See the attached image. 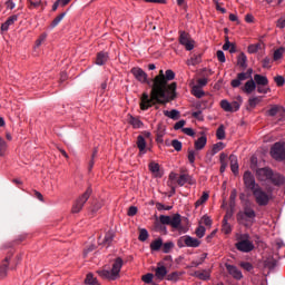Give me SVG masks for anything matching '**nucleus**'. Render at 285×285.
<instances>
[{
  "instance_id": "obj_1",
  "label": "nucleus",
  "mask_w": 285,
  "mask_h": 285,
  "mask_svg": "<svg viewBox=\"0 0 285 285\" xmlns=\"http://www.w3.org/2000/svg\"><path fill=\"white\" fill-rule=\"evenodd\" d=\"M175 79V71L168 69L160 70L158 76L151 80L150 95L144 92L140 98V110H148L155 104H168L177 97V82H170Z\"/></svg>"
},
{
  "instance_id": "obj_2",
  "label": "nucleus",
  "mask_w": 285,
  "mask_h": 285,
  "mask_svg": "<svg viewBox=\"0 0 285 285\" xmlns=\"http://www.w3.org/2000/svg\"><path fill=\"white\" fill-rule=\"evenodd\" d=\"M273 193H275V187L266 184L265 190L259 186L252 191V195L257 206H268V204L274 199Z\"/></svg>"
},
{
  "instance_id": "obj_3",
  "label": "nucleus",
  "mask_w": 285,
  "mask_h": 285,
  "mask_svg": "<svg viewBox=\"0 0 285 285\" xmlns=\"http://www.w3.org/2000/svg\"><path fill=\"white\" fill-rule=\"evenodd\" d=\"M124 266V259L121 257L116 258L112 264L110 269H101L98 271V275L102 277V279H109L110 282H115V279H119L121 268Z\"/></svg>"
},
{
  "instance_id": "obj_4",
  "label": "nucleus",
  "mask_w": 285,
  "mask_h": 285,
  "mask_svg": "<svg viewBox=\"0 0 285 285\" xmlns=\"http://www.w3.org/2000/svg\"><path fill=\"white\" fill-rule=\"evenodd\" d=\"M236 239V248L237 250H240V253H250L252 250H255V244L250 240V235L237 234Z\"/></svg>"
},
{
  "instance_id": "obj_5",
  "label": "nucleus",
  "mask_w": 285,
  "mask_h": 285,
  "mask_svg": "<svg viewBox=\"0 0 285 285\" xmlns=\"http://www.w3.org/2000/svg\"><path fill=\"white\" fill-rule=\"evenodd\" d=\"M159 222L164 224V226H171L175 230H181V215L179 214L173 216L160 215Z\"/></svg>"
},
{
  "instance_id": "obj_6",
  "label": "nucleus",
  "mask_w": 285,
  "mask_h": 285,
  "mask_svg": "<svg viewBox=\"0 0 285 285\" xmlns=\"http://www.w3.org/2000/svg\"><path fill=\"white\" fill-rule=\"evenodd\" d=\"M255 209L250 207H245L244 212L237 214V220L243 224V226H250L255 222Z\"/></svg>"
},
{
  "instance_id": "obj_7",
  "label": "nucleus",
  "mask_w": 285,
  "mask_h": 285,
  "mask_svg": "<svg viewBox=\"0 0 285 285\" xmlns=\"http://www.w3.org/2000/svg\"><path fill=\"white\" fill-rule=\"evenodd\" d=\"M242 104H244V99L242 98V96H237L236 100L232 102L226 99L222 100L220 108H223L225 112H237V110L242 108Z\"/></svg>"
},
{
  "instance_id": "obj_8",
  "label": "nucleus",
  "mask_w": 285,
  "mask_h": 285,
  "mask_svg": "<svg viewBox=\"0 0 285 285\" xmlns=\"http://www.w3.org/2000/svg\"><path fill=\"white\" fill-rule=\"evenodd\" d=\"M177 245L179 248H184L186 246L187 248H199V246H202V240L186 235L178 239Z\"/></svg>"
},
{
  "instance_id": "obj_9",
  "label": "nucleus",
  "mask_w": 285,
  "mask_h": 285,
  "mask_svg": "<svg viewBox=\"0 0 285 285\" xmlns=\"http://www.w3.org/2000/svg\"><path fill=\"white\" fill-rule=\"evenodd\" d=\"M254 82L259 95H267L268 92H271V88L266 87V85L268 83V78L266 76L256 73L254 76Z\"/></svg>"
},
{
  "instance_id": "obj_10",
  "label": "nucleus",
  "mask_w": 285,
  "mask_h": 285,
  "mask_svg": "<svg viewBox=\"0 0 285 285\" xmlns=\"http://www.w3.org/2000/svg\"><path fill=\"white\" fill-rule=\"evenodd\" d=\"M90 195H92V189L89 188L75 202L71 208V213H81L83 206L86 205V202L90 199Z\"/></svg>"
},
{
  "instance_id": "obj_11",
  "label": "nucleus",
  "mask_w": 285,
  "mask_h": 285,
  "mask_svg": "<svg viewBox=\"0 0 285 285\" xmlns=\"http://www.w3.org/2000/svg\"><path fill=\"white\" fill-rule=\"evenodd\" d=\"M130 72L135 77L136 81H139V83H148V86H150V81L148 80V73H146L144 69L139 67H134L131 68Z\"/></svg>"
},
{
  "instance_id": "obj_12",
  "label": "nucleus",
  "mask_w": 285,
  "mask_h": 285,
  "mask_svg": "<svg viewBox=\"0 0 285 285\" xmlns=\"http://www.w3.org/2000/svg\"><path fill=\"white\" fill-rule=\"evenodd\" d=\"M267 184L268 186H272V188H274V191H275L277 190V188H281V186H284L285 178L279 173H272V176L269 177V180Z\"/></svg>"
},
{
  "instance_id": "obj_13",
  "label": "nucleus",
  "mask_w": 285,
  "mask_h": 285,
  "mask_svg": "<svg viewBox=\"0 0 285 285\" xmlns=\"http://www.w3.org/2000/svg\"><path fill=\"white\" fill-rule=\"evenodd\" d=\"M243 179H244L245 187L252 193L257 190V188H259V184L255 181V176H253L250 171H245Z\"/></svg>"
},
{
  "instance_id": "obj_14",
  "label": "nucleus",
  "mask_w": 285,
  "mask_h": 285,
  "mask_svg": "<svg viewBox=\"0 0 285 285\" xmlns=\"http://www.w3.org/2000/svg\"><path fill=\"white\" fill-rule=\"evenodd\" d=\"M271 155L273 159L276 160L285 159V145L282 142H276L271 149Z\"/></svg>"
},
{
  "instance_id": "obj_15",
  "label": "nucleus",
  "mask_w": 285,
  "mask_h": 285,
  "mask_svg": "<svg viewBox=\"0 0 285 285\" xmlns=\"http://www.w3.org/2000/svg\"><path fill=\"white\" fill-rule=\"evenodd\" d=\"M180 46H184L185 50H193L195 48V40L190 37V35L186 33L185 31L180 32L179 37Z\"/></svg>"
},
{
  "instance_id": "obj_16",
  "label": "nucleus",
  "mask_w": 285,
  "mask_h": 285,
  "mask_svg": "<svg viewBox=\"0 0 285 285\" xmlns=\"http://www.w3.org/2000/svg\"><path fill=\"white\" fill-rule=\"evenodd\" d=\"M246 79H253V69H248L247 72H240L237 75V78L232 80V88H239L242 86V81H246Z\"/></svg>"
},
{
  "instance_id": "obj_17",
  "label": "nucleus",
  "mask_w": 285,
  "mask_h": 285,
  "mask_svg": "<svg viewBox=\"0 0 285 285\" xmlns=\"http://www.w3.org/2000/svg\"><path fill=\"white\" fill-rule=\"evenodd\" d=\"M269 117H276L277 121H285V108L282 106H273L268 110Z\"/></svg>"
},
{
  "instance_id": "obj_18",
  "label": "nucleus",
  "mask_w": 285,
  "mask_h": 285,
  "mask_svg": "<svg viewBox=\"0 0 285 285\" xmlns=\"http://www.w3.org/2000/svg\"><path fill=\"white\" fill-rule=\"evenodd\" d=\"M272 175H273V169L267 168V167L259 168L256 170V177H257L258 181H266L268 184Z\"/></svg>"
},
{
  "instance_id": "obj_19",
  "label": "nucleus",
  "mask_w": 285,
  "mask_h": 285,
  "mask_svg": "<svg viewBox=\"0 0 285 285\" xmlns=\"http://www.w3.org/2000/svg\"><path fill=\"white\" fill-rule=\"evenodd\" d=\"M112 239H115V232L109 230L105 234L104 238L98 239V243L101 246H110L112 244Z\"/></svg>"
},
{
  "instance_id": "obj_20",
  "label": "nucleus",
  "mask_w": 285,
  "mask_h": 285,
  "mask_svg": "<svg viewBox=\"0 0 285 285\" xmlns=\"http://www.w3.org/2000/svg\"><path fill=\"white\" fill-rule=\"evenodd\" d=\"M257 89V85L255 83V80L250 78L245 85L242 87L243 92L246 95H252V92H255Z\"/></svg>"
},
{
  "instance_id": "obj_21",
  "label": "nucleus",
  "mask_w": 285,
  "mask_h": 285,
  "mask_svg": "<svg viewBox=\"0 0 285 285\" xmlns=\"http://www.w3.org/2000/svg\"><path fill=\"white\" fill-rule=\"evenodd\" d=\"M168 275V269L166 266L158 264L155 271V277L156 279H159V282L164 281V277Z\"/></svg>"
},
{
  "instance_id": "obj_22",
  "label": "nucleus",
  "mask_w": 285,
  "mask_h": 285,
  "mask_svg": "<svg viewBox=\"0 0 285 285\" xmlns=\"http://www.w3.org/2000/svg\"><path fill=\"white\" fill-rule=\"evenodd\" d=\"M226 268L229 275L234 277V279H242V277H244V275L242 274V271H239L236 266L227 264Z\"/></svg>"
},
{
  "instance_id": "obj_23",
  "label": "nucleus",
  "mask_w": 285,
  "mask_h": 285,
  "mask_svg": "<svg viewBox=\"0 0 285 285\" xmlns=\"http://www.w3.org/2000/svg\"><path fill=\"white\" fill-rule=\"evenodd\" d=\"M149 170L154 175V177H158V178L164 177V171H161L159 164H157L155 161H151L149 164Z\"/></svg>"
},
{
  "instance_id": "obj_24",
  "label": "nucleus",
  "mask_w": 285,
  "mask_h": 285,
  "mask_svg": "<svg viewBox=\"0 0 285 285\" xmlns=\"http://www.w3.org/2000/svg\"><path fill=\"white\" fill-rule=\"evenodd\" d=\"M178 186H186V184H195V180L193 179V176L188 174H181L179 178L177 179Z\"/></svg>"
},
{
  "instance_id": "obj_25",
  "label": "nucleus",
  "mask_w": 285,
  "mask_h": 285,
  "mask_svg": "<svg viewBox=\"0 0 285 285\" xmlns=\"http://www.w3.org/2000/svg\"><path fill=\"white\" fill-rule=\"evenodd\" d=\"M18 19H19V16L17 14L9 17L7 21L1 24V30L3 32H8V30L10 29V26H14V22L18 21Z\"/></svg>"
},
{
  "instance_id": "obj_26",
  "label": "nucleus",
  "mask_w": 285,
  "mask_h": 285,
  "mask_svg": "<svg viewBox=\"0 0 285 285\" xmlns=\"http://www.w3.org/2000/svg\"><path fill=\"white\" fill-rule=\"evenodd\" d=\"M8 266H10V258L7 257L0 265V279L8 277Z\"/></svg>"
},
{
  "instance_id": "obj_27",
  "label": "nucleus",
  "mask_w": 285,
  "mask_h": 285,
  "mask_svg": "<svg viewBox=\"0 0 285 285\" xmlns=\"http://www.w3.org/2000/svg\"><path fill=\"white\" fill-rule=\"evenodd\" d=\"M127 121L132 126V128H142L144 122L139 120V118L134 117L132 115L128 114L127 115Z\"/></svg>"
},
{
  "instance_id": "obj_28",
  "label": "nucleus",
  "mask_w": 285,
  "mask_h": 285,
  "mask_svg": "<svg viewBox=\"0 0 285 285\" xmlns=\"http://www.w3.org/2000/svg\"><path fill=\"white\" fill-rule=\"evenodd\" d=\"M230 161V170L234 175H239V164L237 163V156L230 155L229 156Z\"/></svg>"
},
{
  "instance_id": "obj_29",
  "label": "nucleus",
  "mask_w": 285,
  "mask_h": 285,
  "mask_svg": "<svg viewBox=\"0 0 285 285\" xmlns=\"http://www.w3.org/2000/svg\"><path fill=\"white\" fill-rule=\"evenodd\" d=\"M206 144H208V138L206 136H200L195 142V150H204L206 148Z\"/></svg>"
},
{
  "instance_id": "obj_30",
  "label": "nucleus",
  "mask_w": 285,
  "mask_h": 285,
  "mask_svg": "<svg viewBox=\"0 0 285 285\" xmlns=\"http://www.w3.org/2000/svg\"><path fill=\"white\" fill-rule=\"evenodd\" d=\"M137 146L140 155H146V139L144 138V136H138Z\"/></svg>"
},
{
  "instance_id": "obj_31",
  "label": "nucleus",
  "mask_w": 285,
  "mask_h": 285,
  "mask_svg": "<svg viewBox=\"0 0 285 285\" xmlns=\"http://www.w3.org/2000/svg\"><path fill=\"white\" fill-rule=\"evenodd\" d=\"M175 181H177V174L175 171H171L169 174L168 180V186L171 188V195H175L176 193Z\"/></svg>"
},
{
  "instance_id": "obj_32",
  "label": "nucleus",
  "mask_w": 285,
  "mask_h": 285,
  "mask_svg": "<svg viewBox=\"0 0 285 285\" xmlns=\"http://www.w3.org/2000/svg\"><path fill=\"white\" fill-rule=\"evenodd\" d=\"M108 61V53L106 52H99L96 58V65L97 66H105V63Z\"/></svg>"
},
{
  "instance_id": "obj_33",
  "label": "nucleus",
  "mask_w": 285,
  "mask_h": 285,
  "mask_svg": "<svg viewBox=\"0 0 285 285\" xmlns=\"http://www.w3.org/2000/svg\"><path fill=\"white\" fill-rule=\"evenodd\" d=\"M165 117H168L169 119L177 120L179 119V110L173 109L171 111L169 110H164Z\"/></svg>"
},
{
  "instance_id": "obj_34",
  "label": "nucleus",
  "mask_w": 285,
  "mask_h": 285,
  "mask_svg": "<svg viewBox=\"0 0 285 285\" xmlns=\"http://www.w3.org/2000/svg\"><path fill=\"white\" fill-rule=\"evenodd\" d=\"M161 246H164V240H161V238H158L150 243V250L157 252L161 248Z\"/></svg>"
},
{
  "instance_id": "obj_35",
  "label": "nucleus",
  "mask_w": 285,
  "mask_h": 285,
  "mask_svg": "<svg viewBox=\"0 0 285 285\" xmlns=\"http://www.w3.org/2000/svg\"><path fill=\"white\" fill-rule=\"evenodd\" d=\"M226 148V145L224 142H216L213 145L212 148V156L217 155V153H220V150H224Z\"/></svg>"
},
{
  "instance_id": "obj_36",
  "label": "nucleus",
  "mask_w": 285,
  "mask_h": 285,
  "mask_svg": "<svg viewBox=\"0 0 285 285\" xmlns=\"http://www.w3.org/2000/svg\"><path fill=\"white\" fill-rule=\"evenodd\" d=\"M196 157H197V151L195 149H188L187 159L191 166H195Z\"/></svg>"
},
{
  "instance_id": "obj_37",
  "label": "nucleus",
  "mask_w": 285,
  "mask_h": 285,
  "mask_svg": "<svg viewBox=\"0 0 285 285\" xmlns=\"http://www.w3.org/2000/svg\"><path fill=\"white\" fill-rule=\"evenodd\" d=\"M8 153V142L3 138L0 137V157H6Z\"/></svg>"
},
{
  "instance_id": "obj_38",
  "label": "nucleus",
  "mask_w": 285,
  "mask_h": 285,
  "mask_svg": "<svg viewBox=\"0 0 285 285\" xmlns=\"http://www.w3.org/2000/svg\"><path fill=\"white\" fill-rule=\"evenodd\" d=\"M247 61L248 58L246 57V53L242 52L240 55H238L237 65L240 66V68H246Z\"/></svg>"
},
{
  "instance_id": "obj_39",
  "label": "nucleus",
  "mask_w": 285,
  "mask_h": 285,
  "mask_svg": "<svg viewBox=\"0 0 285 285\" xmlns=\"http://www.w3.org/2000/svg\"><path fill=\"white\" fill-rule=\"evenodd\" d=\"M208 197H209L208 193L204 191L200 198L195 203L196 208H199V206H202L203 204H206V202H208Z\"/></svg>"
},
{
  "instance_id": "obj_40",
  "label": "nucleus",
  "mask_w": 285,
  "mask_h": 285,
  "mask_svg": "<svg viewBox=\"0 0 285 285\" xmlns=\"http://www.w3.org/2000/svg\"><path fill=\"white\" fill-rule=\"evenodd\" d=\"M85 284L87 285H99V283L97 282V277H95V275L92 274H87L86 279H85Z\"/></svg>"
},
{
  "instance_id": "obj_41",
  "label": "nucleus",
  "mask_w": 285,
  "mask_h": 285,
  "mask_svg": "<svg viewBox=\"0 0 285 285\" xmlns=\"http://www.w3.org/2000/svg\"><path fill=\"white\" fill-rule=\"evenodd\" d=\"M191 94L194 95V97L202 99V97H204V89H202V87L199 86H194Z\"/></svg>"
},
{
  "instance_id": "obj_42",
  "label": "nucleus",
  "mask_w": 285,
  "mask_h": 285,
  "mask_svg": "<svg viewBox=\"0 0 285 285\" xmlns=\"http://www.w3.org/2000/svg\"><path fill=\"white\" fill-rule=\"evenodd\" d=\"M195 277H198V279H210V272L203 271V272H195Z\"/></svg>"
},
{
  "instance_id": "obj_43",
  "label": "nucleus",
  "mask_w": 285,
  "mask_h": 285,
  "mask_svg": "<svg viewBox=\"0 0 285 285\" xmlns=\"http://www.w3.org/2000/svg\"><path fill=\"white\" fill-rule=\"evenodd\" d=\"M285 48L281 47L274 51V61H279L284 57Z\"/></svg>"
},
{
  "instance_id": "obj_44",
  "label": "nucleus",
  "mask_w": 285,
  "mask_h": 285,
  "mask_svg": "<svg viewBox=\"0 0 285 285\" xmlns=\"http://www.w3.org/2000/svg\"><path fill=\"white\" fill-rule=\"evenodd\" d=\"M249 108H255L258 104H262L261 97H252L248 99Z\"/></svg>"
},
{
  "instance_id": "obj_45",
  "label": "nucleus",
  "mask_w": 285,
  "mask_h": 285,
  "mask_svg": "<svg viewBox=\"0 0 285 285\" xmlns=\"http://www.w3.org/2000/svg\"><path fill=\"white\" fill-rule=\"evenodd\" d=\"M217 139H226V130L224 129V125H220L216 131Z\"/></svg>"
},
{
  "instance_id": "obj_46",
  "label": "nucleus",
  "mask_w": 285,
  "mask_h": 285,
  "mask_svg": "<svg viewBox=\"0 0 285 285\" xmlns=\"http://www.w3.org/2000/svg\"><path fill=\"white\" fill-rule=\"evenodd\" d=\"M63 17H66V13H61L56 17L55 20L51 22L50 28H57L58 23H61V21H63Z\"/></svg>"
},
{
  "instance_id": "obj_47",
  "label": "nucleus",
  "mask_w": 285,
  "mask_h": 285,
  "mask_svg": "<svg viewBox=\"0 0 285 285\" xmlns=\"http://www.w3.org/2000/svg\"><path fill=\"white\" fill-rule=\"evenodd\" d=\"M259 48H262L261 43L249 45L247 51L249 52V55H255V52L259 51Z\"/></svg>"
},
{
  "instance_id": "obj_48",
  "label": "nucleus",
  "mask_w": 285,
  "mask_h": 285,
  "mask_svg": "<svg viewBox=\"0 0 285 285\" xmlns=\"http://www.w3.org/2000/svg\"><path fill=\"white\" fill-rule=\"evenodd\" d=\"M222 230H223V233H225V235H229V233H232L233 228L230 227V224H228V222L223 220Z\"/></svg>"
},
{
  "instance_id": "obj_49",
  "label": "nucleus",
  "mask_w": 285,
  "mask_h": 285,
  "mask_svg": "<svg viewBox=\"0 0 285 285\" xmlns=\"http://www.w3.org/2000/svg\"><path fill=\"white\" fill-rule=\"evenodd\" d=\"M168 282H179V273L173 272L171 274L167 275Z\"/></svg>"
},
{
  "instance_id": "obj_50",
  "label": "nucleus",
  "mask_w": 285,
  "mask_h": 285,
  "mask_svg": "<svg viewBox=\"0 0 285 285\" xmlns=\"http://www.w3.org/2000/svg\"><path fill=\"white\" fill-rule=\"evenodd\" d=\"M171 146L174 150H176L177 153L181 151V148H183L181 141L175 139L171 141Z\"/></svg>"
},
{
  "instance_id": "obj_51",
  "label": "nucleus",
  "mask_w": 285,
  "mask_h": 285,
  "mask_svg": "<svg viewBox=\"0 0 285 285\" xmlns=\"http://www.w3.org/2000/svg\"><path fill=\"white\" fill-rule=\"evenodd\" d=\"M138 239H139L140 242H146V239H148V230H146V229H140Z\"/></svg>"
},
{
  "instance_id": "obj_52",
  "label": "nucleus",
  "mask_w": 285,
  "mask_h": 285,
  "mask_svg": "<svg viewBox=\"0 0 285 285\" xmlns=\"http://www.w3.org/2000/svg\"><path fill=\"white\" fill-rule=\"evenodd\" d=\"M216 57H217L218 61H220V63H226V55H224V51L218 50L216 52Z\"/></svg>"
},
{
  "instance_id": "obj_53",
  "label": "nucleus",
  "mask_w": 285,
  "mask_h": 285,
  "mask_svg": "<svg viewBox=\"0 0 285 285\" xmlns=\"http://www.w3.org/2000/svg\"><path fill=\"white\" fill-rule=\"evenodd\" d=\"M173 246H175V244H173V242H168L163 244V252L164 253H170Z\"/></svg>"
},
{
  "instance_id": "obj_54",
  "label": "nucleus",
  "mask_w": 285,
  "mask_h": 285,
  "mask_svg": "<svg viewBox=\"0 0 285 285\" xmlns=\"http://www.w3.org/2000/svg\"><path fill=\"white\" fill-rule=\"evenodd\" d=\"M196 235H197V237H199V239H202V237H204V235H206V227L199 226L196 229Z\"/></svg>"
},
{
  "instance_id": "obj_55",
  "label": "nucleus",
  "mask_w": 285,
  "mask_h": 285,
  "mask_svg": "<svg viewBox=\"0 0 285 285\" xmlns=\"http://www.w3.org/2000/svg\"><path fill=\"white\" fill-rule=\"evenodd\" d=\"M199 61H202V57L195 56L190 60H188L187 63H188V66H197V63H199Z\"/></svg>"
},
{
  "instance_id": "obj_56",
  "label": "nucleus",
  "mask_w": 285,
  "mask_h": 285,
  "mask_svg": "<svg viewBox=\"0 0 285 285\" xmlns=\"http://www.w3.org/2000/svg\"><path fill=\"white\" fill-rule=\"evenodd\" d=\"M274 81H275L276 86H278V87L284 86V83H285L284 76H276L274 78Z\"/></svg>"
},
{
  "instance_id": "obj_57",
  "label": "nucleus",
  "mask_w": 285,
  "mask_h": 285,
  "mask_svg": "<svg viewBox=\"0 0 285 285\" xmlns=\"http://www.w3.org/2000/svg\"><path fill=\"white\" fill-rule=\"evenodd\" d=\"M156 208L157 210H173V206H166L161 203H157Z\"/></svg>"
},
{
  "instance_id": "obj_58",
  "label": "nucleus",
  "mask_w": 285,
  "mask_h": 285,
  "mask_svg": "<svg viewBox=\"0 0 285 285\" xmlns=\"http://www.w3.org/2000/svg\"><path fill=\"white\" fill-rule=\"evenodd\" d=\"M186 126V120H179L175 124L174 129L175 130H184V127Z\"/></svg>"
},
{
  "instance_id": "obj_59",
  "label": "nucleus",
  "mask_w": 285,
  "mask_h": 285,
  "mask_svg": "<svg viewBox=\"0 0 285 285\" xmlns=\"http://www.w3.org/2000/svg\"><path fill=\"white\" fill-rule=\"evenodd\" d=\"M102 206H104V203H102V202H96V203L94 204L92 209H91L92 213H97V212L101 210Z\"/></svg>"
},
{
  "instance_id": "obj_60",
  "label": "nucleus",
  "mask_w": 285,
  "mask_h": 285,
  "mask_svg": "<svg viewBox=\"0 0 285 285\" xmlns=\"http://www.w3.org/2000/svg\"><path fill=\"white\" fill-rule=\"evenodd\" d=\"M154 277L155 276L153 274H150V273L146 274V275L142 276V282H145V284H150L153 282Z\"/></svg>"
},
{
  "instance_id": "obj_61",
  "label": "nucleus",
  "mask_w": 285,
  "mask_h": 285,
  "mask_svg": "<svg viewBox=\"0 0 285 285\" xmlns=\"http://www.w3.org/2000/svg\"><path fill=\"white\" fill-rule=\"evenodd\" d=\"M181 132H184L188 137H195V130H193V128H183Z\"/></svg>"
},
{
  "instance_id": "obj_62",
  "label": "nucleus",
  "mask_w": 285,
  "mask_h": 285,
  "mask_svg": "<svg viewBox=\"0 0 285 285\" xmlns=\"http://www.w3.org/2000/svg\"><path fill=\"white\" fill-rule=\"evenodd\" d=\"M47 37H48V35L42 33V35L38 38V40L36 41L37 48H39V46H41V43H43V41H46V38H47Z\"/></svg>"
},
{
  "instance_id": "obj_63",
  "label": "nucleus",
  "mask_w": 285,
  "mask_h": 285,
  "mask_svg": "<svg viewBox=\"0 0 285 285\" xmlns=\"http://www.w3.org/2000/svg\"><path fill=\"white\" fill-rule=\"evenodd\" d=\"M202 220H203V224H205V226H213V219H210V217L204 216Z\"/></svg>"
},
{
  "instance_id": "obj_64",
  "label": "nucleus",
  "mask_w": 285,
  "mask_h": 285,
  "mask_svg": "<svg viewBox=\"0 0 285 285\" xmlns=\"http://www.w3.org/2000/svg\"><path fill=\"white\" fill-rule=\"evenodd\" d=\"M135 215H137V207L136 206H131L128 209V216L129 217H135Z\"/></svg>"
}]
</instances>
